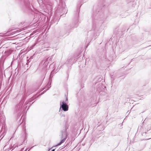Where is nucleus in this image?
<instances>
[{"mask_svg":"<svg viewBox=\"0 0 151 151\" xmlns=\"http://www.w3.org/2000/svg\"><path fill=\"white\" fill-rule=\"evenodd\" d=\"M65 139H64L61 140V142L57 145V146H59L61 144L63 143L65 141Z\"/></svg>","mask_w":151,"mask_h":151,"instance_id":"obj_2","label":"nucleus"},{"mask_svg":"<svg viewBox=\"0 0 151 151\" xmlns=\"http://www.w3.org/2000/svg\"><path fill=\"white\" fill-rule=\"evenodd\" d=\"M62 104L61 106V107L65 111H67L68 110V106L65 103H64L63 102L62 103Z\"/></svg>","mask_w":151,"mask_h":151,"instance_id":"obj_1","label":"nucleus"},{"mask_svg":"<svg viewBox=\"0 0 151 151\" xmlns=\"http://www.w3.org/2000/svg\"><path fill=\"white\" fill-rule=\"evenodd\" d=\"M55 151V150L54 149H53L52 150V151Z\"/></svg>","mask_w":151,"mask_h":151,"instance_id":"obj_3","label":"nucleus"}]
</instances>
